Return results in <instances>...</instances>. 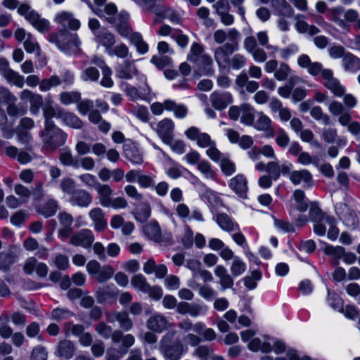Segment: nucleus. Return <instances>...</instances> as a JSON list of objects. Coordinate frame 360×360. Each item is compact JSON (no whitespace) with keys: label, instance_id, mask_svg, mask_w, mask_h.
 <instances>
[{"label":"nucleus","instance_id":"4468645a","mask_svg":"<svg viewBox=\"0 0 360 360\" xmlns=\"http://www.w3.org/2000/svg\"><path fill=\"white\" fill-rule=\"evenodd\" d=\"M210 101L213 108L222 110L233 102V98L229 92L214 91L210 95Z\"/></svg>","mask_w":360,"mask_h":360},{"label":"nucleus","instance_id":"cd10ccee","mask_svg":"<svg viewBox=\"0 0 360 360\" xmlns=\"http://www.w3.org/2000/svg\"><path fill=\"white\" fill-rule=\"evenodd\" d=\"M262 4H266L271 2L272 6L281 15L290 17L292 15L293 10L286 0H259Z\"/></svg>","mask_w":360,"mask_h":360},{"label":"nucleus","instance_id":"dca6fc26","mask_svg":"<svg viewBox=\"0 0 360 360\" xmlns=\"http://www.w3.org/2000/svg\"><path fill=\"white\" fill-rule=\"evenodd\" d=\"M123 150L125 157L134 165H141L143 162V156L138 148L131 140H127L124 146Z\"/></svg>","mask_w":360,"mask_h":360},{"label":"nucleus","instance_id":"2eb2a0df","mask_svg":"<svg viewBox=\"0 0 360 360\" xmlns=\"http://www.w3.org/2000/svg\"><path fill=\"white\" fill-rule=\"evenodd\" d=\"M255 129L259 131H264L268 137H273L274 135V129L272 127V121L269 117L263 112L257 113V119L254 122L252 125Z\"/></svg>","mask_w":360,"mask_h":360},{"label":"nucleus","instance_id":"f257e3e1","mask_svg":"<svg viewBox=\"0 0 360 360\" xmlns=\"http://www.w3.org/2000/svg\"><path fill=\"white\" fill-rule=\"evenodd\" d=\"M298 65L307 69L309 74L312 76H317L321 74L325 80L324 86L330 90L335 96L340 97L345 94V89L338 79L334 77L333 72L327 68H323L321 63L312 62L307 54L301 55L297 59Z\"/></svg>","mask_w":360,"mask_h":360},{"label":"nucleus","instance_id":"0eeeda50","mask_svg":"<svg viewBox=\"0 0 360 360\" xmlns=\"http://www.w3.org/2000/svg\"><path fill=\"white\" fill-rule=\"evenodd\" d=\"M134 344V339H112L107 350L106 360H119Z\"/></svg>","mask_w":360,"mask_h":360},{"label":"nucleus","instance_id":"a211bd4d","mask_svg":"<svg viewBox=\"0 0 360 360\" xmlns=\"http://www.w3.org/2000/svg\"><path fill=\"white\" fill-rule=\"evenodd\" d=\"M138 71L134 62L129 60H124L116 68V75L120 79H130L137 74Z\"/></svg>","mask_w":360,"mask_h":360},{"label":"nucleus","instance_id":"3c124183","mask_svg":"<svg viewBox=\"0 0 360 360\" xmlns=\"http://www.w3.org/2000/svg\"><path fill=\"white\" fill-rule=\"evenodd\" d=\"M217 222L219 226L226 231H231L234 229L235 224L226 214H219L217 217Z\"/></svg>","mask_w":360,"mask_h":360},{"label":"nucleus","instance_id":"20e7f679","mask_svg":"<svg viewBox=\"0 0 360 360\" xmlns=\"http://www.w3.org/2000/svg\"><path fill=\"white\" fill-rule=\"evenodd\" d=\"M248 349L252 352H262L269 353L274 352L276 354H281L285 352V346L282 341L276 340L273 343L266 339H243Z\"/></svg>","mask_w":360,"mask_h":360},{"label":"nucleus","instance_id":"4be33fe9","mask_svg":"<svg viewBox=\"0 0 360 360\" xmlns=\"http://www.w3.org/2000/svg\"><path fill=\"white\" fill-rule=\"evenodd\" d=\"M229 186L237 195L243 197L248 191L246 177L243 174H238L230 180Z\"/></svg>","mask_w":360,"mask_h":360},{"label":"nucleus","instance_id":"774afa93","mask_svg":"<svg viewBox=\"0 0 360 360\" xmlns=\"http://www.w3.org/2000/svg\"><path fill=\"white\" fill-rule=\"evenodd\" d=\"M261 278V273L257 271H252L251 276H246L244 278L245 285L250 290L254 289L257 286V282Z\"/></svg>","mask_w":360,"mask_h":360},{"label":"nucleus","instance_id":"6ab92c4d","mask_svg":"<svg viewBox=\"0 0 360 360\" xmlns=\"http://www.w3.org/2000/svg\"><path fill=\"white\" fill-rule=\"evenodd\" d=\"M97 193V198L99 204L103 207H107L112 198L113 190L108 184H100L96 187Z\"/></svg>","mask_w":360,"mask_h":360},{"label":"nucleus","instance_id":"1a4fd4ad","mask_svg":"<svg viewBox=\"0 0 360 360\" xmlns=\"http://www.w3.org/2000/svg\"><path fill=\"white\" fill-rule=\"evenodd\" d=\"M94 235L92 231L84 229L75 233L70 238V243L75 247L89 248L94 241Z\"/></svg>","mask_w":360,"mask_h":360},{"label":"nucleus","instance_id":"4d7b16f0","mask_svg":"<svg viewBox=\"0 0 360 360\" xmlns=\"http://www.w3.org/2000/svg\"><path fill=\"white\" fill-rule=\"evenodd\" d=\"M60 162L65 166H72L75 168L79 167V163L69 151L63 152L59 158Z\"/></svg>","mask_w":360,"mask_h":360},{"label":"nucleus","instance_id":"b1692460","mask_svg":"<svg viewBox=\"0 0 360 360\" xmlns=\"http://www.w3.org/2000/svg\"><path fill=\"white\" fill-rule=\"evenodd\" d=\"M290 180L294 185L303 182L304 186H310L312 182V176L307 169L295 170L290 173Z\"/></svg>","mask_w":360,"mask_h":360},{"label":"nucleus","instance_id":"ddd939ff","mask_svg":"<svg viewBox=\"0 0 360 360\" xmlns=\"http://www.w3.org/2000/svg\"><path fill=\"white\" fill-rule=\"evenodd\" d=\"M20 99L30 103V110L32 114L37 115L43 103L42 96L30 90L25 89L20 93Z\"/></svg>","mask_w":360,"mask_h":360},{"label":"nucleus","instance_id":"e433bc0d","mask_svg":"<svg viewBox=\"0 0 360 360\" xmlns=\"http://www.w3.org/2000/svg\"><path fill=\"white\" fill-rule=\"evenodd\" d=\"M164 105L167 110L174 111V115L178 118H184L187 115V108L183 105L176 104L173 101L166 100L164 102Z\"/></svg>","mask_w":360,"mask_h":360},{"label":"nucleus","instance_id":"9d476101","mask_svg":"<svg viewBox=\"0 0 360 360\" xmlns=\"http://www.w3.org/2000/svg\"><path fill=\"white\" fill-rule=\"evenodd\" d=\"M335 211L342 222L349 228H355L358 219L354 212L346 204L340 202L336 205Z\"/></svg>","mask_w":360,"mask_h":360},{"label":"nucleus","instance_id":"13d9d810","mask_svg":"<svg viewBox=\"0 0 360 360\" xmlns=\"http://www.w3.org/2000/svg\"><path fill=\"white\" fill-rule=\"evenodd\" d=\"M107 53L110 56H115L118 58H125L129 55V49L125 44H121L114 48L112 47Z\"/></svg>","mask_w":360,"mask_h":360},{"label":"nucleus","instance_id":"c9c22d12","mask_svg":"<svg viewBox=\"0 0 360 360\" xmlns=\"http://www.w3.org/2000/svg\"><path fill=\"white\" fill-rule=\"evenodd\" d=\"M145 235L154 241H159L161 237V230L155 221L150 222L143 226Z\"/></svg>","mask_w":360,"mask_h":360},{"label":"nucleus","instance_id":"412c9836","mask_svg":"<svg viewBox=\"0 0 360 360\" xmlns=\"http://www.w3.org/2000/svg\"><path fill=\"white\" fill-rule=\"evenodd\" d=\"M93 11L99 17H104L109 23H116L119 13H117V7L114 4H108L103 10L98 8Z\"/></svg>","mask_w":360,"mask_h":360},{"label":"nucleus","instance_id":"5701e85b","mask_svg":"<svg viewBox=\"0 0 360 360\" xmlns=\"http://www.w3.org/2000/svg\"><path fill=\"white\" fill-rule=\"evenodd\" d=\"M129 15L126 12H120L117 15L115 25L117 32L123 37L129 38L131 34V28L128 24Z\"/></svg>","mask_w":360,"mask_h":360},{"label":"nucleus","instance_id":"bb28decb","mask_svg":"<svg viewBox=\"0 0 360 360\" xmlns=\"http://www.w3.org/2000/svg\"><path fill=\"white\" fill-rule=\"evenodd\" d=\"M167 320L161 315H154L150 317L147 321L148 328L156 333H160L167 328Z\"/></svg>","mask_w":360,"mask_h":360},{"label":"nucleus","instance_id":"5fc2aeb1","mask_svg":"<svg viewBox=\"0 0 360 360\" xmlns=\"http://www.w3.org/2000/svg\"><path fill=\"white\" fill-rule=\"evenodd\" d=\"M324 222L329 226L328 238L331 240H336L339 234V229L335 226V219L332 217L326 216Z\"/></svg>","mask_w":360,"mask_h":360},{"label":"nucleus","instance_id":"09e8293b","mask_svg":"<svg viewBox=\"0 0 360 360\" xmlns=\"http://www.w3.org/2000/svg\"><path fill=\"white\" fill-rule=\"evenodd\" d=\"M61 191L71 196L77 189H76V184L73 179L70 177L63 178L60 183Z\"/></svg>","mask_w":360,"mask_h":360},{"label":"nucleus","instance_id":"de8ad7c7","mask_svg":"<svg viewBox=\"0 0 360 360\" xmlns=\"http://www.w3.org/2000/svg\"><path fill=\"white\" fill-rule=\"evenodd\" d=\"M25 50L28 53H35L37 56L40 55V46L33 35H29L27 39L23 43Z\"/></svg>","mask_w":360,"mask_h":360},{"label":"nucleus","instance_id":"2f4dec72","mask_svg":"<svg viewBox=\"0 0 360 360\" xmlns=\"http://www.w3.org/2000/svg\"><path fill=\"white\" fill-rule=\"evenodd\" d=\"M240 122L241 123L252 126L255 122L254 108L248 103L240 105Z\"/></svg>","mask_w":360,"mask_h":360},{"label":"nucleus","instance_id":"f704fd0d","mask_svg":"<svg viewBox=\"0 0 360 360\" xmlns=\"http://www.w3.org/2000/svg\"><path fill=\"white\" fill-rule=\"evenodd\" d=\"M332 21L336 23L340 28L343 30H349V25L345 20L342 18L344 15V8L341 6L331 8L329 11Z\"/></svg>","mask_w":360,"mask_h":360},{"label":"nucleus","instance_id":"49530a36","mask_svg":"<svg viewBox=\"0 0 360 360\" xmlns=\"http://www.w3.org/2000/svg\"><path fill=\"white\" fill-rule=\"evenodd\" d=\"M179 326L184 332H189L193 330L197 334H201V331L205 329V325L203 323H197L196 324L193 325L192 323L188 319L182 321L179 323Z\"/></svg>","mask_w":360,"mask_h":360},{"label":"nucleus","instance_id":"603ef678","mask_svg":"<svg viewBox=\"0 0 360 360\" xmlns=\"http://www.w3.org/2000/svg\"><path fill=\"white\" fill-rule=\"evenodd\" d=\"M99 75V71L96 68L89 67L82 72L81 79L84 82H96Z\"/></svg>","mask_w":360,"mask_h":360},{"label":"nucleus","instance_id":"79ce46f5","mask_svg":"<svg viewBox=\"0 0 360 360\" xmlns=\"http://www.w3.org/2000/svg\"><path fill=\"white\" fill-rule=\"evenodd\" d=\"M61 84L62 81L60 80V78L58 76L53 75L49 78L44 79L41 81L39 84V89L41 91H48L52 87L58 86Z\"/></svg>","mask_w":360,"mask_h":360},{"label":"nucleus","instance_id":"7ed1b4c3","mask_svg":"<svg viewBox=\"0 0 360 360\" xmlns=\"http://www.w3.org/2000/svg\"><path fill=\"white\" fill-rule=\"evenodd\" d=\"M49 41L54 43L61 51L71 55L79 51L80 41L76 34L63 30L57 34H49Z\"/></svg>","mask_w":360,"mask_h":360},{"label":"nucleus","instance_id":"473e14b6","mask_svg":"<svg viewBox=\"0 0 360 360\" xmlns=\"http://www.w3.org/2000/svg\"><path fill=\"white\" fill-rule=\"evenodd\" d=\"M344 250L345 248L341 246H333L330 245H327L323 248V252L326 255L333 257L331 264L335 266L339 264L340 259L344 256Z\"/></svg>","mask_w":360,"mask_h":360},{"label":"nucleus","instance_id":"c03bdc74","mask_svg":"<svg viewBox=\"0 0 360 360\" xmlns=\"http://www.w3.org/2000/svg\"><path fill=\"white\" fill-rule=\"evenodd\" d=\"M131 284L133 287L145 293L150 284L142 274L134 275L131 279Z\"/></svg>","mask_w":360,"mask_h":360},{"label":"nucleus","instance_id":"39448f33","mask_svg":"<svg viewBox=\"0 0 360 360\" xmlns=\"http://www.w3.org/2000/svg\"><path fill=\"white\" fill-rule=\"evenodd\" d=\"M18 12L24 15L25 19L39 32H46L49 30V22L40 16L36 11L31 9V7L26 4H21Z\"/></svg>","mask_w":360,"mask_h":360},{"label":"nucleus","instance_id":"c85d7f7f","mask_svg":"<svg viewBox=\"0 0 360 360\" xmlns=\"http://www.w3.org/2000/svg\"><path fill=\"white\" fill-rule=\"evenodd\" d=\"M342 63L345 71L355 72L360 70V59L350 53L344 56Z\"/></svg>","mask_w":360,"mask_h":360},{"label":"nucleus","instance_id":"9b49d317","mask_svg":"<svg viewBox=\"0 0 360 360\" xmlns=\"http://www.w3.org/2000/svg\"><path fill=\"white\" fill-rule=\"evenodd\" d=\"M91 194L85 189H77L69 198L72 207H88L92 202Z\"/></svg>","mask_w":360,"mask_h":360},{"label":"nucleus","instance_id":"58836bf2","mask_svg":"<svg viewBox=\"0 0 360 360\" xmlns=\"http://www.w3.org/2000/svg\"><path fill=\"white\" fill-rule=\"evenodd\" d=\"M59 100L66 105L77 103L81 100V94L78 91H63L60 94Z\"/></svg>","mask_w":360,"mask_h":360},{"label":"nucleus","instance_id":"69168bd1","mask_svg":"<svg viewBox=\"0 0 360 360\" xmlns=\"http://www.w3.org/2000/svg\"><path fill=\"white\" fill-rule=\"evenodd\" d=\"M16 97L9 91L8 89L0 86V104H7L11 102H15Z\"/></svg>","mask_w":360,"mask_h":360},{"label":"nucleus","instance_id":"6e6d98bb","mask_svg":"<svg viewBox=\"0 0 360 360\" xmlns=\"http://www.w3.org/2000/svg\"><path fill=\"white\" fill-rule=\"evenodd\" d=\"M4 78L9 82L14 84L15 86L20 88H22L25 83L24 77L20 75L18 72L10 70L6 75Z\"/></svg>","mask_w":360,"mask_h":360},{"label":"nucleus","instance_id":"f8f14e48","mask_svg":"<svg viewBox=\"0 0 360 360\" xmlns=\"http://www.w3.org/2000/svg\"><path fill=\"white\" fill-rule=\"evenodd\" d=\"M174 124L169 119H164L158 122L156 132L165 143H171L173 140Z\"/></svg>","mask_w":360,"mask_h":360},{"label":"nucleus","instance_id":"f3484780","mask_svg":"<svg viewBox=\"0 0 360 360\" xmlns=\"http://www.w3.org/2000/svg\"><path fill=\"white\" fill-rule=\"evenodd\" d=\"M88 216L93 221L94 229L98 231H102L107 226V221L105 213L101 207H94L88 213Z\"/></svg>","mask_w":360,"mask_h":360},{"label":"nucleus","instance_id":"a19ab883","mask_svg":"<svg viewBox=\"0 0 360 360\" xmlns=\"http://www.w3.org/2000/svg\"><path fill=\"white\" fill-rule=\"evenodd\" d=\"M126 92L127 94L132 99L140 98L145 100L149 95L150 89L147 84H145V86L141 89V91H139L136 87L131 86L127 89Z\"/></svg>","mask_w":360,"mask_h":360},{"label":"nucleus","instance_id":"393cba45","mask_svg":"<svg viewBox=\"0 0 360 360\" xmlns=\"http://www.w3.org/2000/svg\"><path fill=\"white\" fill-rule=\"evenodd\" d=\"M108 319L110 321H117L120 326L125 330H129L133 326V322L129 316V314L125 312H111L108 314Z\"/></svg>","mask_w":360,"mask_h":360},{"label":"nucleus","instance_id":"e2e57ef3","mask_svg":"<svg viewBox=\"0 0 360 360\" xmlns=\"http://www.w3.org/2000/svg\"><path fill=\"white\" fill-rule=\"evenodd\" d=\"M311 116L319 121H322L325 124H329L330 117L328 115L323 112L321 107L315 106L310 110Z\"/></svg>","mask_w":360,"mask_h":360},{"label":"nucleus","instance_id":"f03ea898","mask_svg":"<svg viewBox=\"0 0 360 360\" xmlns=\"http://www.w3.org/2000/svg\"><path fill=\"white\" fill-rule=\"evenodd\" d=\"M41 138L44 148L47 150L54 151L65 143L67 134L62 129L57 127L54 122H48L44 124Z\"/></svg>","mask_w":360,"mask_h":360},{"label":"nucleus","instance_id":"aec40b11","mask_svg":"<svg viewBox=\"0 0 360 360\" xmlns=\"http://www.w3.org/2000/svg\"><path fill=\"white\" fill-rule=\"evenodd\" d=\"M18 249L16 247H11L7 251L0 252V269L8 271L14 264L17 257Z\"/></svg>","mask_w":360,"mask_h":360},{"label":"nucleus","instance_id":"338daca9","mask_svg":"<svg viewBox=\"0 0 360 360\" xmlns=\"http://www.w3.org/2000/svg\"><path fill=\"white\" fill-rule=\"evenodd\" d=\"M220 166L223 173L226 176H231L236 171V167L229 158L224 157L220 160Z\"/></svg>","mask_w":360,"mask_h":360},{"label":"nucleus","instance_id":"052dcab7","mask_svg":"<svg viewBox=\"0 0 360 360\" xmlns=\"http://www.w3.org/2000/svg\"><path fill=\"white\" fill-rule=\"evenodd\" d=\"M231 272L233 276L243 274L246 270L245 264L238 257H235L230 267Z\"/></svg>","mask_w":360,"mask_h":360},{"label":"nucleus","instance_id":"7c9ffc66","mask_svg":"<svg viewBox=\"0 0 360 360\" xmlns=\"http://www.w3.org/2000/svg\"><path fill=\"white\" fill-rule=\"evenodd\" d=\"M96 39L98 44L105 48L106 52H108L115 43L114 34L105 30L100 31L96 34Z\"/></svg>","mask_w":360,"mask_h":360},{"label":"nucleus","instance_id":"423d86ee","mask_svg":"<svg viewBox=\"0 0 360 360\" xmlns=\"http://www.w3.org/2000/svg\"><path fill=\"white\" fill-rule=\"evenodd\" d=\"M160 350L166 360H179L184 353L182 345L173 339H162Z\"/></svg>","mask_w":360,"mask_h":360},{"label":"nucleus","instance_id":"c756f323","mask_svg":"<svg viewBox=\"0 0 360 360\" xmlns=\"http://www.w3.org/2000/svg\"><path fill=\"white\" fill-rule=\"evenodd\" d=\"M75 353V348L72 342L65 339L61 340L58 346L56 351V354L58 356L63 357L65 359L71 358Z\"/></svg>","mask_w":360,"mask_h":360},{"label":"nucleus","instance_id":"8fccbe9b","mask_svg":"<svg viewBox=\"0 0 360 360\" xmlns=\"http://www.w3.org/2000/svg\"><path fill=\"white\" fill-rule=\"evenodd\" d=\"M14 192L19 196L21 202L23 204L27 203L31 196V191L27 187L20 184L15 185Z\"/></svg>","mask_w":360,"mask_h":360},{"label":"nucleus","instance_id":"680f3d73","mask_svg":"<svg viewBox=\"0 0 360 360\" xmlns=\"http://www.w3.org/2000/svg\"><path fill=\"white\" fill-rule=\"evenodd\" d=\"M290 67L285 63H281L274 72V77L278 81L285 80L290 73Z\"/></svg>","mask_w":360,"mask_h":360},{"label":"nucleus","instance_id":"72a5a7b5","mask_svg":"<svg viewBox=\"0 0 360 360\" xmlns=\"http://www.w3.org/2000/svg\"><path fill=\"white\" fill-rule=\"evenodd\" d=\"M80 343L84 347L91 345V352L96 357L101 356L104 353L105 346L101 340H96L93 342L92 339H80Z\"/></svg>","mask_w":360,"mask_h":360},{"label":"nucleus","instance_id":"864d4df0","mask_svg":"<svg viewBox=\"0 0 360 360\" xmlns=\"http://www.w3.org/2000/svg\"><path fill=\"white\" fill-rule=\"evenodd\" d=\"M203 47L198 43H193L191 45L190 53L187 56V59L193 63H196L198 58L203 54Z\"/></svg>","mask_w":360,"mask_h":360},{"label":"nucleus","instance_id":"37998d69","mask_svg":"<svg viewBox=\"0 0 360 360\" xmlns=\"http://www.w3.org/2000/svg\"><path fill=\"white\" fill-rule=\"evenodd\" d=\"M57 202L54 200H50L46 202V204L44 207H39L37 209V212L39 214L48 218L55 214V213L57 211Z\"/></svg>","mask_w":360,"mask_h":360},{"label":"nucleus","instance_id":"ea45409f","mask_svg":"<svg viewBox=\"0 0 360 360\" xmlns=\"http://www.w3.org/2000/svg\"><path fill=\"white\" fill-rule=\"evenodd\" d=\"M115 274V269L108 264L102 266V268L96 275V280L101 283H105L110 279Z\"/></svg>","mask_w":360,"mask_h":360},{"label":"nucleus","instance_id":"a18cd8bd","mask_svg":"<svg viewBox=\"0 0 360 360\" xmlns=\"http://www.w3.org/2000/svg\"><path fill=\"white\" fill-rule=\"evenodd\" d=\"M293 197L297 202V209L300 212H304L307 210L308 203L303 191L297 189L293 192Z\"/></svg>","mask_w":360,"mask_h":360},{"label":"nucleus","instance_id":"4c0bfd02","mask_svg":"<svg viewBox=\"0 0 360 360\" xmlns=\"http://www.w3.org/2000/svg\"><path fill=\"white\" fill-rule=\"evenodd\" d=\"M60 119L65 124L75 129H80L83 125L82 120L77 115L70 112L63 111L60 113Z\"/></svg>","mask_w":360,"mask_h":360},{"label":"nucleus","instance_id":"a878e982","mask_svg":"<svg viewBox=\"0 0 360 360\" xmlns=\"http://www.w3.org/2000/svg\"><path fill=\"white\" fill-rule=\"evenodd\" d=\"M55 20L63 27H68L73 30H77L80 27L79 21L74 18L72 14L68 12L58 13L56 15Z\"/></svg>","mask_w":360,"mask_h":360},{"label":"nucleus","instance_id":"bf43d9fd","mask_svg":"<svg viewBox=\"0 0 360 360\" xmlns=\"http://www.w3.org/2000/svg\"><path fill=\"white\" fill-rule=\"evenodd\" d=\"M63 110L59 108H53L51 105H47L44 108V116L45 118V123L53 122L51 118L56 117L60 119V113L63 112Z\"/></svg>","mask_w":360,"mask_h":360},{"label":"nucleus","instance_id":"6e6552de","mask_svg":"<svg viewBox=\"0 0 360 360\" xmlns=\"http://www.w3.org/2000/svg\"><path fill=\"white\" fill-rule=\"evenodd\" d=\"M238 50V44L226 43L214 51V58L219 67H226L229 64L230 56Z\"/></svg>","mask_w":360,"mask_h":360},{"label":"nucleus","instance_id":"0e129e2a","mask_svg":"<svg viewBox=\"0 0 360 360\" xmlns=\"http://www.w3.org/2000/svg\"><path fill=\"white\" fill-rule=\"evenodd\" d=\"M247 63V58L245 56L237 53L235 54L229 61V65L232 67L233 69L239 70L245 67Z\"/></svg>","mask_w":360,"mask_h":360}]
</instances>
